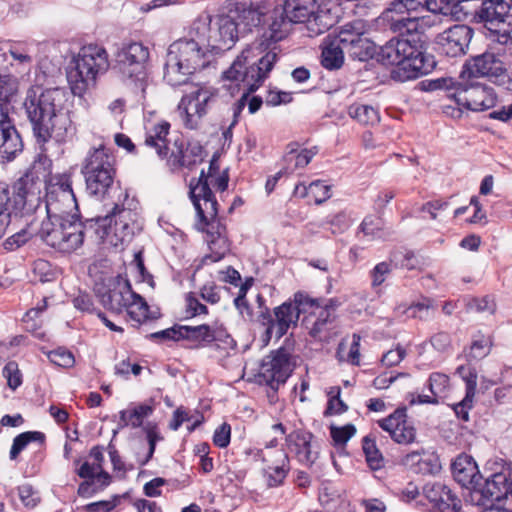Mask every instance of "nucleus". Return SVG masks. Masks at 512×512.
<instances>
[{"instance_id":"6e6552de","label":"nucleus","mask_w":512,"mask_h":512,"mask_svg":"<svg viewBox=\"0 0 512 512\" xmlns=\"http://www.w3.org/2000/svg\"><path fill=\"white\" fill-rule=\"evenodd\" d=\"M72 64L67 78L72 93L79 97L94 88L98 77L105 74L110 67L107 50L95 43L82 46L73 56Z\"/></svg>"},{"instance_id":"4468645a","label":"nucleus","mask_w":512,"mask_h":512,"mask_svg":"<svg viewBox=\"0 0 512 512\" xmlns=\"http://www.w3.org/2000/svg\"><path fill=\"white\" fill-rule=\"evenodd\" d=\"M314 306V299L302 293H296L294 302H284L282 305L274 309L275 318H273L266 308L260 317L263 324L267 326L266 337L270 340L274 335L276 339L283 337L290 327L296 326L299 320L300 313L304 311L305 306Z\"/></svg>"},{"instance_id":"c9c22d12","label":"nucleus","mask_w":512,"mask_h":512,"mask_svg":"<svg viewBox=\"0 0 512 512\" xmlns=\"http://www.w3.org/2000/svg\"><path fill=\"white\" fill-rule=\"evenodd\" d=\"M130 320L140 325L148 320H156L160 317L158 310L150 311L149 306L145 299L139 294L135 293V298L130 301L126 310Z\"/></svg>"},{"instance_id":"f8f14e48","label":"nucleus","mask_w":512,"mask_h":512,"mask_svg":"<svg viewBox=\"0 0 512 512\" xmlns=\"http://www.w3.org/2000/svg\"><path fill=\"white\" fill-rule=\"evenodd\" d=\"M405 53H402V63L391 70V78L405 82L416 79L433 71L436 66L434 56L426 52L425 42L421 38H406Z\"/></svg>"},{"instance_id":"2f4dec72","label":"nucleus","mask_w":512,"mask_h":512,"mask_svg":"<svg viewBox=\"0 0 512 512\" xmlns=\"http://www.w3.org/2000/svg\"><path fill=\"white\" fill-rule=\"evenodd\" d=\"M170 131V123L162 121L154 124L146 132L145 145L153 148L161 159L168 157L172 147H169L167 136Z\"/></svg>"},{"instance_id":"dca6fc26","label":"nucleus","mask_w":512,"mask_h":512,"mask_svg":"<svg viewBox=\"0 0 512 512\" xmlns=\"http://www.w3.org/2000/svg\"><path fill=\"white\" fill-rule=\"evenodd\" d=\"M338 42L353 59L367 61L377 53L375 43L369 37V25L365 20L355 19L339 28Z\"/></svg>"},{"instance_id":"052dcab7","label":"nucleus","mask_w":512,"mask_h":512,"mask_svg":"<svg viewBox=\"0 0 512 512\" xmlns=\"http://www.w3.org/2000/svg\"><path fill=\"white\" fill-rule=\"evenodd\" d=\"M392 268L388 262H380L378 263L371 271V286L373 288L379 287L384 283L387 276L391 273Z\"/></svg>"},{"instance_id":"ea45409f","label":"nucleus","mask_w":512,"mask_h":512,"mask_svg":"<svg viewBox=\"0 0 512 512\" xmlns=\"http://www.w3.org/2000/svg\"><path fill=\"white\" fill-rule=\"evenodd\" d=\"M295 145L296 144H292L288 146L289 150L286 152L284 157L287 169H290L291 171L307 166L317 153L316 148L302 149L301 151H298L294 148Z\"/></svg>"},{"instance_id":"0eeeda50","label":"nucleus","mask_w":512,"mask_h":512,"mask_svg":"<svg viewBox=\"0 0 512 512\" xmlns=\"http://www.w3.org/2000/svg\"><path fill=\"white\" fill-rule=\"evenodd\" d=\"M28 178L21 177L11 186L0 184V214L19 227L4 242L7 250H14L25 244L34 234L33 223L26 217L25 209L28 197Z\"/></svg>"},{"instance_id":"bb28decb","label":"nucleus","mask_w":512,"mask_h":512,"mask_svg":"<svg viewBox=\"0 0 512 512\" xmlns=\"http://www.w3.org/2000/svg\"><path fill=\"white\" fill-rule=\"evenodd\" d=\"M505 0H483L475 12V17L490 31H497L501 24L510 25L509 11L511 8Z\"/></svg>"},{"instance_id":"5701e85b","label":"nucleus","mask_w":512,"mask_h":512,"mask_svg":"<svg viewBox=\"0 0 512 512\" xmlns=\"http://www.w3.org/2000/svg\"><path fill=\"white\" fill-rule=\"evenodd\" d=\"M180 336H183V340L193 342L194 348L205 347L213 342H223L230 344L233 339L227 333L226 329L222 325L201 324L197 326L183 325L180 329Z\"/></svg>"},{"instance_id":"49530a36","label":"nucleus","mask_w":512,"mask_h":512,"mask_svg":"<svg viewBox=\"0 0 512 512\" xmlns=\"http://www.w3.org/2000/svg\"><path fill=\"white\" fill-rule=\"evenodd\" d=\"M434 310L432 301L424 299L421 302L413 303L409 307L402 310V307L397 308L398 313L406 314L408 318H418L420 320H427L432 316Z\"/></svg>"},{"instance_id":"f257e3e1","label":"nucleus","mask_w":512,"mask_h":512,"mask_svg":"<svg viewBox=\"0 0 512 512\" xmlns=\"http://www.w3.org/2000/svg\"><path fill=\"white\" fill-rule=\"evenodd\" d=\"M271 9L269 0H249L248 2H237L231 5L227 13L212 17L208 13H202L192 23L190 34L205 41L212 52H221L230 49L240 35H245L257 29L262 34L268 28V19L265 16ZM260 40L250 50L248 57L253 50L262 53L266 50L275 52L276 47L265 49L260 48ZM271 44L270 46H272Z\"/></svg>"},{"instance_id":"20e7f679","label":"nucleus","mask_w":512,"mask_h":512,"mask_svg":"<svg viewBox=\"0 0 512 512\" xmlns=\"http://www.w3.org/2000/svg\"><path fill=\"white\" fill-rule=\"evenodd\" d=\"M269 0L271 9L265 15L268 28L260 39V48H270L284 39L291 24H305L311 35H320L333 26L332 18L320 9L317 0Z\"/></svg>"},{"instance_id":"b1692460","label":"nucleus","mask_w":512,"mask_h":512,"mask_svg":"<svg viewBox=\"0 0 512 512\" xmlns=\"http://www.w3.org/2000/svg\"><path fill=\"white\" fill-rule=\"evenodd\" d=\"M377 423L398 444L408 445L416 439V429L407 419L404 407L396 409L391 415L378 420Z\"/></svg>"},{"instance_id":"c85d7f7f","label":"nucleus","mask_w":512,"mask_h":512,"mask_svg":"<svg viewBox=\"0 0 512 512\" xmlns=\"http://www.w3.org/2000/svg\"><path fill=\"white\" fill-rule=\"evenodd\" d=\"M423 493L439 512H456L460 507L459 499L444 483L428 482Z\"/></svg>"},{"instance_id":"f3484780","label":"nucleus","mask_w":512,"mask_h":512,"mask_svg":"<svg viewBox=\"0 0 512 512\" xmlns=\"http://www.w3.org/2000/svg\"><path fill=\"white\" fill-rule=\"evenodd\" d=\"M448 97L453 98L457 105L472 111H484L496 103V94L491 87L461 75L454 84V92L449 93Z\"/></svg>"},{"instance_id":"1a4fd4ad","label":"nucleus","mask_w":512,"mask_h":512,"mask_svg":"<svg viewBox=\"0 0 512 512\" xmlns=\"http://www.w3.org/2000/svg\"><path fill=\"white\" fill-rule=\"evenodd\" d=\"M81 173L88 194L104 198L112 190L118 199L117 189L120 187L113 186L116 176L115 157L104 144L89 149L82 162Z\"/></svg>"},{"instance_id":"393cba45","label":"nucleus","mask_w":512,"mask_h":512,"mask_svg":"<svg viewBox=\"0 0 512 512\" xmlns=\"http://www.w3.org/2000/svg\"><path fill=\"white\" fill-rule=\"evenodd\" d=\"M504 64L493 53H483L468 61L461 76L468 77V80L487 78L496 83L500 74L503 73Z\"/></svg>"},{"instance_id":"0e129e2a","label":"nucleus","mask_w":512,"mask_h":512,"mask_svg":"<svg viewBox=\"0 0 512 512\" xmlns=\"http://www.w3.org/2000/svg\"><path fill=\"white\" fill-rule=\"evenodd\" d=\"M200 297L210 304H217L221 299L220 287L213 282L207 283L201 287Z\"/></svg>"},{"instance_id":"37998d69","label":"nucleus","mask_w":512,"mask_h":512,"mask_svg":"<svg viewBox=\"0 0 512 512\" xmlns=\"http://www.w3.org/2000/svg\"><path fill=\"white\" fill-rule=\"evenodd\" d=\"M45 439V434L39 431H27L19 434L13 440L10 450V459L15 460L31 442H37L40 446H43Z\"/></svg>"},{"instance_id":"bf43d9fd","label":"nucleus","mask_w":512,"mask_h":512,"mask_svg":"<svg viewBox=\"0 0 512 512\" xmlns=\"http://www.w3.org/2000/svg\"><path fill=\"white\" fill-rule=\"evenodd\" d=\"M449 384V377L445 374L434 372L428 380L429 390L433 396L438 397L444 393Z\"/></svg>"},{"instance_id":"cd10ccee","label":"nucleus","mask_w":512,"mask_h":512,"mask_svg":"<svg viewBox=\"0 0 512 512\" xmlns=\"http://www.w3.org/2000/svg\"><path fill=\"white\" fill-rule=\"evenodd\" d=\"M312 433L305 430H294L286 436L289 451L297 460L306 466H312L318 458V451L314 449Z\"/></svg>"},{"instance_id":"69168bd1","label":"nucleus","mask_w":512,"mask_h":512,"mask_svg":"<svg viewBox=\"0 0 512 512\" xmlns=\"http://www.w3.org/2000/svg\"><path fill=\"white\" fill-rule=\"evenodd\" d=\"M19 497L21 502L28 508H34L39 498L37 497L36 492L33 490L32 486L29 484L21 485L18 488Z\"/></svg>"},{"instance_id":"72a5a7b5","label":"nucleus","mask_w":512,"mask_h":512,"mask_svg":"<svg viewBox=\"0 0 512 512\" xmlns=\"http://www.w3.org/2000/svg\"><path fill=\"white\" fill-rule=\"evenodd\" d=\"M406 38H393L380 47L378 60L384 65H393L398 68L402 63V53H405Z\"/></svg>"},{"instance_id":"2eb2a0df","label":"nucleus","mask_w":512,"mask_h":512,"mask_svg":"<svg viewBox=\"0 0 512 512\" xmlns=\"http://www.w3.org/2000/svg\"><path fill=\"white\" fill-rule=\"evenodd\" d=\"M45 199L46 218L79 217L70 175L60 174L53 177L47 185Z\"/></svg>"},{"instance_id":"9b49d317","label":"nucleus","mask_w":512,"mask_h":512,"mask_svg":"<svg viewBox=\"0 0 512 512\" xmlns=\"http://www.w3.org/2000/svg\"><path fill=\"white\" fill-rule=\"evenodd\" d=\"M150 51L141 42L125 43L115 54L114 70L128 85L145 95L149 81Z\"/></svg>"},{"instance_id":"e2e57ef3","label":"nucleus","mask_w":512,"mask_h":512,"mask_svg":"<svg viewBox=\"0 0 512 512\" xmlns=\"http://www.w3.org/2000/svg\"><path fill=\"white\" fill-rule=\"evenodd\" d=\"M423 20L424 17H419L417 15H410L407 13L406 17V34L410 36V39L420 38L419 33L423 30Z\"/></svg>"},{"instance_id":"680f3d73","label":"nucleus","mask_w":512,"mask_h":512,"mask_svg":"<svg viewBox=\"0 0 512 512\" xmlns=\"http://www.w3.org/2000/svg\"><path fill=\"white\" fill-rule=\"evenodd\" d=\"M186 312L191 317L208 314V308L202 304L195 293L190 292L186 295Z\"/></svg>"},{"instance_id":"412c9836","label":"nucleus","mask_w":512,"mask_h":512,"mask_svg":"<svg viewBox=\"0 0 512 512\" xmlns=\"http://www.w3.org/2000/svg\"><path fill=\"white\" fill-rule=\"evenodd\" d=\"M23 150L22 138L10 118L8 109L0 104V163L16 158Z\"/></svg>"},{"instance_id":"de8ad7c7","label":"nucleus","mask_w":512,"mask_h":512,"mask_svg":"<svg viewBox=\"0 0 512 512\" xmlns=\"http://www.w3.org/2000/svg\"><path fill=\"white\" fill-rule=\"evenodd\" d=\"M406 17L407 14L396 12L390 7L383 12V19L387 21L389 29L401 36L406 34Z\"/></svg>"},{"instance_id":"a211bd4d","label":"nucleus","mask_w":512,"mask_h":512,"mask_svg":"<svg viewBox=\"0 0 512 512\" xmlns=\"http://www.w3.org/2000/svg\"><path fill=\"white\" fill-rule=\"evenodd\" d=\"M293 371L290 354L286 349L280 348L265 356L259 367L258 377L273 390H278Z\"/></svg>"},{"instance_id":"5fc2aeb1","label":"nucleus","mask_w":512,"mask_h":512,"mask_svg":"<svg viewBox=\"0 0 512 512\" xmlns=\"http://www.w3.org/2000/svg\"><path fill=\"white\" fill-rule=\"evenodd\" d=\"M467 310L474 312H488L493 314L496 311V303L490 296H484L482 298H472L467 302Z\"/></svg>"},{"instance_id":"7c9ffc66","label":"nucleus","mask_w":512,"mask_h":512,"mask_svg":"<svg viewBox=\"0 0 512 512\" xmlns=\"http://www.w3.org/2000/svg\"><path fill=\"white\" fill-rule=\"evenodd\" d=\"M309 333L313 338L324 342L336 336L338 330L334 311L328 306L321 309Z\"/></svg>"},{"instance_id":"4c0bfd02","label":"nucleus","mask_w":512,"mask_h":512,"mask_svg":"<svg viewBox=\"0 0 512 512\" xmlns=\"http://www.w3.org/2000/svg\"><path fill=\"white\" fill-rule=\"evenodd\" d=\"M331 187L324 184L321 180L311 182L308 186L299 184L295 187L294 193L301 197H308L314 201L315 204H322L331 197Z\"/></svg>"},{"instance_id":"09e8293b","label":"nucleus","mask_w":512,"mask_h":512,"mask_svg":"<svg viewBox=\"0 0 512 512\" xmlns=\"http://www.w3.org/2000/svg\"><path fill=\"white\" fill-rule=\"evenodd\" d=\"M360 229L365 235H370L373 238H385L389 235V232L385 231L384 222L380 217H366L362 221Z\"/></svg>"},{"instance_id":"39448f33","label":"nucleus","mask_w":512,"mask_h":512,"mask_svg":"<svg viewBox=\"0 0 512 512\" xmlns=\"http://www.w3.org/2000/svg\"><path fill=\"white\" fill-rule=\"evenodd\" d=\"M210 48L201 38L188 37L173 42L167 52L164 80L176 87L187 84L189 77L205 68L211 61Z\"/></svg>"},{"instance_id":"f03ea898","label":"nucleus","mask_w":512,"mask_h":512,"mask_svg":"<svg viewBox=\"0 0 512 512\" xmlns=\"http://www.w3.org/2000/svg\"><path fill=\"white\" fill-rule=\"evenodd\" d=\"M69 95L64 88L30 87L26 92L24 108L38 144L50 139L64 142L76 133L71 119Z\"/></svg>"},{"instance_id":"58836bf2","label":"nucleus","mask_w":512,"mask_h":512,"mask_svg":"<svg viewBox=\"0 0 512 512\" xmlns=\"http://www.w3.org/2000/svg\"><path fill=\"white\" fill-rule=\"evenodd\" d=\"M424 451H413L406 454L402 463L416 473H432L437 468L436 458L431 455L423 458Z\"/></svg>"},{"instance_id":"a18cd8bd","label":"nucleus","mask_w":512,"mask_h":512,"mask_svg":"<svg viewBox=\"0 0 512 512\" xmlns=\"http://www.w3.org/2000/svg\"><path fill=\"white\" fill-rule=\"evenodd\" d=\"M362 449L365 454L366 462L372 470H379L384 467L385 460L378 449L375 439L369 435L362 440Z\"/></svg>"},{"instance_id":"4be33fe9","label":"nucleus","mask_w":512,"mask_h":512,"mask_svg":"<svg viewBox=\"0 0 512 512\" xmlns=\"http://www.w3.org/2000/svg\"><path fill=\"white\" fill-rule=\"evenodd\" d=\"M206 156L203 146L197 142H184L175 140L167 158V164L171 169L186 168L193 170L201 164Z\"/></svg>"},{"instance_id":"8fccbe9b","label":"nucleus","mask_w":512,"mask_h":512,"mask_svg":"<svg viewBox=\"0 0 512 512\" xmlns=\"http://www.w3.org/2000/svg\"><path fill=\"white\" fill-rule=\"evenodd\" d=\"M18 91L16 78L0 74V104L8 109V102Z\"/></svg>"},{"instance_id":"ddd939ff","label":"nucleus","mask_w":512,"mask_h":512,"mask_svg":"<svg viewBox=\"0 0 512 512\" xmlns=\"http://www.w3.org/2000/svg\"><path fill=\"white\" fill-rule=\"evenodd\" d=\"M217 96V90L210 86L196 85L191 91L186 92L177 107L184 127L190 130L198 129L203 118L215 104Z\"/></svg>"},{"instance_id":"f704fd0d","label":"nucleus","mask_w":512,"mask_h":512,"mask_svg":"<svg viewBox=\"0 0 512 512\" xmlns=\"http://www.w3.org/2000/svg\"><path fill=\"white\" fill-rule=\"evenodd\" d=\"M341 46L342 44L338 42L337 35L325 43L321 52V64L324 68L332 71L338 70L343 66L344 53L346 52Z\"/></svg>"},{"instance_id":"864d4df0","label":"nucleus","mask_w":512,"mask_h":512,"mask_svg":"<svg viewBox=\"0 0 512 512\" xmlns=\"http://www.w3.org/2000/svg\"><path fill=\"white\" fill-rule=\"evenodd\" d=\"M390 8H393L396 12L410 13V15L419 11H429L426 0H396L390 4Z\"/></svg>"},{"instance_id":"c756f323","label":"nucleus","mask_w":512,"mask_h":512,"mask_svg":"<svg viewBox=\"0 0 512 512\" xmlns=\"http://www.w3.org/2000/svg\"><path fill=\"white\" fill-rule=\"evenodd\" d=\"M133 298H135V292L132 290L130 282L125 280L102 295L101 302L104 307L119 314L126 310Z\"/></svg>"},{"instance_id":"9d476101","label":"nucleus","mask_w":512,"mask_h":512,"mask_svg":"<svg viewBox=\"0 0 512 512\" xmlns=\"http://www.w3.org/2000/svg\"><path fill=\"white\" fill-rule=\"evenodd\" d=\"M92 222L90 219L83 223L79 217L46 218L41 222L38 235L56 251L70 254L82 246L86 226H91Z\"/></svg>"},{"instance_id":"338daca9","label":"nucleus","mask_w":512,"mask_h":512,"mask_svg":"<svg viewBox=\"0 0 512 512\" xmlns=\"http://www.w3.org/2000/svg\"><path fill=\"white\" fill-rule=\"evenodd\" d=\"M231 426L227 423L220 425L214 432L213 443L220 447L225 448L230 443Z\"/></svg>"},{"instance_id":"6e6d98bb","label":"nucleus","mask_w":512,"mask_h":512,"mask_svg":"<svg viewBox=\"0 0 512 512\" xmlns=\"http://www.w3.org/2000/svg\"><path fill=\"white\" fill-rule=\"evenodd\" d=\"M48 359L56 366L62 368H70L75 363L73 354L64 348H57L53 351H50L48 353Z\"/></svg>"},{"instance_id":"6ab92c4d","label":"nucleus","mask_w":512,"mask_h":512,"mask_svg":"<svg viewBox=\"0 0 512 512\" xmlns=\"http://www.w3.org/2000/svg\"><path fill=\"white\" fill-rule=\"evenodd\" d=\"M474 30L464 24H455L435 38V43L441 53L449 57H459L467 53Z\"/></svg>"},{"instance_id":"79ce46f5","label":"nucleus","mask_w":512,"mask_h":512,"mask_svg":"<svg viewBox=\"0 0 512 512\" xmlns=\"http://www.w3.org/2000/svg\"><path fill=\"white\" fill-rule=\"evenodd\" d=\"M348 114L363 125H375L380 121L379 112L376 108L366 104L355 103L349 106Z\"/></svg>"},{"instance_id":"774afa93","label":"nucleus","mask_w":512,"mask_h":512,"mask_svg":"<svg viewBox=\"0 0 512 512\" xmlns=\"http://www.w3.org/2000/svg\"><path fill=\"white\" fill-rule=\"evenodd\" d=\"M405 355H406V350L404 348L398 346L396 349L389 350L388 352H386L382 356L381 362L383 365H385L387 367L395 366V365L399 364L404 359Z\"/></svg>"},{"instance_id":"aec40b11","label":"nucleus","mask_w":512,"mask_h":512,"mask_svg":"<svg viewBox=\"0 0 512 512\" xmlns=\"http://www.w3.org/2000/svg\"><path fill=\"white\" fill-rule=\"evenodd\" d=\"M117 190L118 199L113 201L112 212L105 217L104 221L110 218V222H112V217L118 216V219L114 221V234L121 243H124L132 240L139 227L132 218L135 216V213H133L130 207L125 208V202L129 198L127 190H123L122 188H118ZM109 225L111 226V223H109Z\"/></svg>"},{"instance_id":"473e14b6","label":"nucleus","mask_w":512,"mask_h":512,"mask_svg":"<svg viewBox=\"0 0 512 512\" xmlns=\"http://www.w3.org/2000/svg\"><path fill=\"white\" fill-rule=\"evenodd\" d=\"M451 470L455 481L462 486L476 483L477 465L470 457L466 455L458 456L452 463Z\"/></svg>"},{"instance_id":"13d9d810","label":"nucleus","mask_w":512,"mask_h":512,"mask_svg":"<svg viewBox=\"0 0 512 512\" xmlns=\"http://www.w3.org/2000/svg\"><path fill=\"white\" fill-rule=\"evenodd\" d=\"M356 433L353 424H347L343 427L331 426L330 434L336 445H344Z\"/></svg>"},{"instance_id":"423d86ee","label":"nucleus","mask_w":512,"mask_h":512,"mask_svg":"<svg viewBox=\"0 0 512 512\" xmlns=\"http://www.w3.org/2000/svg\"><path fill=\"white\" fill-rule=\"evenodd\" d=\"M249 53L250 50L242 51L230 68L223 73V79L231 82L228 90L233 88L242 90L240 99L232 105L233 120L229 125V129L237 124L247 104L249 94L259 87L277 61V53L270 50L258 60L257 64L247 66Z\"/></svg>"},{"instance_id":"3c124183","label":"nucleus","mask_w":512,"mask_h":512,"mask_svg":"<svg viewBox=\"0 0 512 512\" xmlns=\"http://www.w3.org/2000/svg\"><path fill=\"white\" fill-rule=\"evenodd\" d=\"M492 340L490 336L478 335L472 341L469 358L482 359L490 353Z\"/></svg>"},{"instance_id":"e433bc0d","label":"nucleus","mask_w":512,"mask_h":512,"mask_svg":"<svg viewBox=\"0 0 512 512\" xmlns=\"http://www.w3.org/2000/svg\"><path fill=\"white\" fill-rule=\"evenodd\" d=\"M277 461L275 465H267L265 469L267 473V484L269 487H277L281 485L289 471L288 455L282 451H276Z\"/></svg>"},{"instance_id":"7ed1b4c3","label":"nucleus","mask_w":512,"mask_h":512,"mask_svg":"<svg viewBox=\"0 0 512 512\" xmlns=\"http://www.w3.org/2000/svg\"><path fill=\"white\" fill-rule=\"evenodd\" d=\"M219 164L215 156L210 161L208 172L201 171L200 176L192 178L189 184V196L199 218L198 227L207 235L210 254L204 260L217 262L229 251L226 226L218 217L219 204L210 188V182L218 175Z\"/></svg>"},{"instance_id":"a19ab883","label":"nucleus","mask_w":512,"mask_h":512,"mask_svg":"<svg viewBox=\"0 0 512 512\" xmlns=\"http://www.w3.org/2000/svg\"><path fill=\"white\" fill-rule=\"evenodd\" d=\"M477 386L476 375H470L466 379V395L464 399L453 406V410L459 419L463 421L469 420V411L472 408L473 398L475 396Z\"/></svg>"},{"instance_id":"4d7b16f0","label":"nucleus","mask_w":512,"mask_h":512,"mask_svg":"<svg viewBox=\"0 0 512 512\" xmlns=\"http://www.w3.org/2000/svg\"><path fill=\"white\" fill-rule=\"evenodd\" d=\"M3 376L7 379L8 386L15 390L22 384V374L15 361H9L3 368Z\"/></svg>"},{"instance_id":"a878e982","label":"nucleus","mask_w":512,"mask_h":512,"mask_svg":"<svg viewBox=\"0 0 512 512\" xmlns=\"http://www.w3.org/2000/svg\"><path fill=\"white\" fill-rule=\"evenodd\" d=\"M482 497V504L501 501L512 495V468L506 467L498 473L488 477L478 490Z\"/></svg>"},{"instance_id":"c03bdc74","label":"nucleus","mask_w":512,"mask_h":512,"mask_svg":"<svg viewBox=\"0 0 512 512\" xmlns=\"http://www.w3.org/2000/svg\"><path fill=\"white\" fill-rule=\"evenodd\" d=\"M153 408L146 404L138 405L132 409L120 412V421L123 426L131 425L133 428L140 427L143 420L152 414Z\"/></svg>"},{"instance_id":"603ef678","label":"nucleus","mask_w":512,"mask_h":512,"mask_svg":"<svg viewBox=\"0 0 512 512\" xmlns=\"http://www.w3.org/2000/svg\"><path fill=\"white\" fill-rule=\"evenodd\" d=\"M462 2V0H426V6L433 13L453 15Z\"/></svg>"}]
</instances>
